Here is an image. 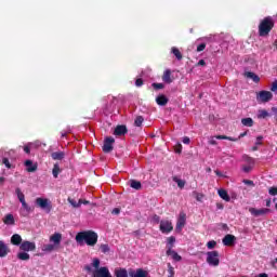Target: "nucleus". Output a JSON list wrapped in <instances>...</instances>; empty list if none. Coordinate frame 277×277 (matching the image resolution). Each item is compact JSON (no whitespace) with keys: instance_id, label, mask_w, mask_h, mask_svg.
<instances>
[{"instance_id":"nucleus-52","label":"nucleus","mask_w":277,"mask_h":277,"mask_svg":"<svg viewBox=\"0 0 277 277\" xmlns=\"http://www.w3.org/2000/svg\"><path fill=\"white\" fill-rule=\"evenodd\" d=\"M172 259H173V261H181V260H182L181 255H179V254L176 253V251L173 252Z\"/></svg>"},{"instance_id":"nucleus-4","label":"nucleus","mask_w":277,"mask_h":277,"mask_svg":"<svg viewBox=\"0 0 277 277\" xmlns=\"http://www.w3.org/2000/svg\"><path fill=\"white\" fill-rule=\"evenodd\" d=\"M207 263L212 267H217L220 265V252L219 251H208L207 252Z\"/></svg>"},{"instance_id":"nucleus-62","label":"nucleus","mask_w":277,"mask_h":277,"mask_svg":"<svg viewBox=\"0 0 277 277\" xmlns=\"http://www.w3.org/2000/svg\"><path fill=\"white\" fill-rule=\"evenodd\" d=\"M159 220H161V219L159 217V215L155 214V215H154V221L157 222V223H159Z\"/></svg>"},{"instance_id":"nucleus-57","label":"nucleus","mask_w":277,"mask_h":277,"mask_svg":"<svg viewBox=\"0 0 277 277\" xmlns=\"http://www.w3.org/2000/svg\"><path fill=\"white\" fill-rule=\"evenodd\" d=\"M197 66H207V62H205V60H200V61L197 63Z\"/></svg>"},{"instance_id":"nucleus-56","label":"nucleus","mask_w":277,"mask_h":277,"mask_svg":"<svg viewBox=\"0 0 277 277\" xmlns=\"http://www.w3.org/2000/svg\"><path fill=\"white\" fill-rule=\"evenodd\" d=\"M24 153H26V155H29L31 153V148L29 146H24Z\"/></svg>"},{"instance_id":"nucleus-33","label":"nucleus","mask_w":277,"mask_h":277,"mask_svg":"<svg viewBox=\"0 0 277 277\" xmlns=\"http://www.w3.org/2000/svg\"><path fill=\"white\" fill-rule=\"evenodd\" d=\"M172 53L176 57V60H183V54L181 53V50H179V48H172Z\"/></svg>"},{"instance_id":"nucleus-44","label":"nucleus","mask_w":277,"mask_h":277,"mask_svg":"<svg viewBox=\"0 0 277 277\" xmlns=\"http://www.w3.org/2000/svg\"><path fill=\"white\" fill-rule=\"evenodd\" d=\"M267 116H269V113L265 109L260 110L258 115L259 118H267Z\"/></svg>"},{"instance_id":"nucleus-28","label":"nucleus","mask_w":277,"mask_h":277,"mask_svg":"<svg viewBox=\"0 0 277 277\" xmlns=\"http://www.w3.org/2000/svg\"><path fill=\"white\" fill-rule=\"evenodd\" d=\"M17 259L19 261H29L30 255H29V253H27V251H23V252L17 253Z\"/></svg>"},{"instance_id":"nucleus-22","label":"nucleus","mask_w":277,"mask_h":277,"mask_svg":"<svg viewBox=\"0 0 277 277\" xmlns=\"http://www.w3.org/2000/svg\"><path fill=\"white\" fill-rule=\"evenodd\" d=\"M4 224H6V226H14V224H16V221L14 220V215L12 214H6L3 219Z\"/></svg>"},{"instance_id":"nucleus-53","label":"nucleus","mask_w":277,"mask_h":277,"mask_svg":"<svg viewBox=\"0 0 277 277\" xmlns=\"http://www.w3.org/2000/svg\"><path fill=\"white\" fill-rule=\"evenodd\" d=\"M242 170H243V172H246L248 174L249 172H252V167L251 166H245L242 168Z\"/></svg>"},{"instance_id":"nucleus-14","label":"nucleus","mask_w":277,"mask_h":277,"mask_svg":"<svg viewBox=\"0 0 277 277\" xmlns=\"http://www.w3.org/2000/svg\"><path fill=\"white\" fill-rule=\"evenodd\" d=\"M237 240V237H235L234 235L227 234L224 238H223V245L230 247V246H235V241Z\"/></svg>"},{"instance_id":"nucleus-17","label":"nucleus","mask_w":277,"mask_h":277,"mask_svg":"<svg viewBox=\"0 0 277 277\" xmlns=\"http://www.w3.org/2000/svg\"><path fill=\"white\" fill-rule=\"evenodd\" d=\"M169 98L168 96H166L164 94H160L156 97V103L157 105H159L160 107H166V105H168L169 103Z\"/></svg>"},{"instance_id":"nucleus-46","label":"nucleus","mask_w":277,"mask_h":277,"mask_svg":"<svg viewBox=\"0 0 277 277\" xmlns=\"http://www.w3.org/2000/svg\"><path fill=\"white\" fill-rule=\"evenodd\" d=\"M168 277H174V268L172 267V264L168 263Z\"/></svg>"},{"instance_id":"nucleus-55","label":"nucleus","mask_w":277,"mask_h":277,"mask_svg":"<svg viewBox=\"0 0 277 277\" xmlns=\"http://www.w3.org/2000/svg\"><path fill=\"white\" fill-rule=\"evenodd\" d=\"M113 215H119L120 214V208H115L111 211Z\"/></svg>"},{"instance_id":"nucleus-58","label":"nucleus","mask_w":277,"mask_h":277,"mask_svg":"<svg viewBox=\"0 0 277 277\" xmlns=\"http://www.w3.org/2000/svg\"><path fill=\"white\" fill-rule=\"evenodd\" d=\"M190 140H189V136H185L183 138V144H189Z\"/></svg>"},{"instance_id":"nucleus-1","label":"nucleus","mask_w":277,"mask_h":277,"mask_svg":"<svg viewBox=\"0 0 277 277\" xmlns=\"http://www.w3.org/2000/svg\"><path fill=\"white\" fill-rule=\"evenodd\" d=\"M76 241L80 246H83V243H87V246L94 248V246L98 243V234H96V232L94 230L79 232L76 235Z\"/></svg>"},{"instance_id":"nucleus-21","label":"nucleus","mask_w":277,"mask_h":277,"mask_svg":"<svg viewBox=\"0 0 277 277\" xmlns=\"http://www.w3.org/2000/svg\"><path fill=\"white\" fill-rule=\"evenodd\" d=\"M51 157L54 161H62L66 157L64 151H54L51 154Z\"/></svg>"},{"instance_id":"nucleus-37","label":"nucleus","mask_w":277,"mask_h":277,"mask_svg":"<svg viewBox=\"0 0 277 277\" xmlns=\"http://www.w3.org/2000/svg\"><path fill=\"white\" fill-rule=\"evenodd\" d=\"M143 123H144V117L137 116L134 120V127H142Z\"/></svg>"},{"instance_id":"nucleus-63","label":"nucleus","mask_w":277,"mask_h":277,"mask_svg":"<svg viewBox=\"0 0 277 277\" xmlns=\"http://www.w3.org/2000/svg\"><path fill=\"white\" fill-rule=\"evenodd\" d=\"M214 173L216 174V176H224V175L222 174V172H220V171H217V170H215Z\"/></svg>"},{"instance_id":"nucleus-3","label":"nucleus","mask_w":277,"mask_h":277,"mask_svg":"<svg viewBox=\"0 0 277 277\" xmlns=\"http://www.w3.org/2000/svg\"><path fill=\"white\" fill-rule=\"evenodd\" d=\"M35 205H37V207H39V209H42V211H44L45 213H51V211H53V205L51 203L50 199L38 197L35 200Z\"/></svg>"},{"instance_id":"nucleus-39","label":"nucleus","mask_w":277,"mask_h":277,"mask_svg":"<svg viewBox=\"0 0 277 277\" xmlns=\"http://www.w3.org/2000/svg\"><path fill=\"white\" fill-rule=\"evenodd\" d=\"M216 140H228L229 142H237L238 138H234L230 136H226V135H216L215 136Z\"/></svg>"},{"instance_id":"nucleus-6","label":"nucleus","mask_w":277,"mask_h":277,"mask_svg":"<svg viewBox=\"0 0 277 277\" xmlns=\"http://www.w3.org/2000/svg\"><path fill=\"white\" fill-rule=\"evenodd\" d=\"M116 142L115 137L111 136H107L104 140V145L102 147L103 153H111V150H114V144Z\"/></svg>"},{"instance_id":"nucleus-2","label":"nucleus","mask_w":277,"mask_h":277,"mask_svg":"<svg viewBox=\"0 0 277 277\" xmlns=\"http://www.w3.org/2000/svg\"><path fill=\"white\" fill-rule=\"evenodd\" d=\"M275 26L276 21H274V17L272 16H266L261 19L258 26L260 38H267V36H269L272 29H274Z\"/></svg>"},{"instance_id":"nucleus-30","label":"nucleus","mask_w":277,"mask_h":277,"mask_svg":"<svg viewBox=\"0 0 277 277\" xmlns=\"http://www.w3.org/2000/svg\"><path fill=\"white\" fill-rule=\"evenodd\" d=\"M241 124H243V127H254V120H252V118H242Z\"/></svg>"},{"instance_id":"nucleus-51","label":"nucleus","mask_w":277,"mask_h":277,"mask_svg":"<svg viewBox=\"0 0 277 277\" xmlns=\"http://www.w3.org/2000/svg\"><path fill=\"white\" fill-rule=\"evenodd\" d=\"M271 92H277V80L271 84Z\"/></svg>"},{"instance_id":"nucleus-9","label":"nucleus","mask_w":277,"mask_h":277,"mask_svg":"<svg viewBox=\"0 0 277 277\" xmlns=\"http://www.w3.org/2000/svg\"><path fill=\"white\" fill-rule=\"evenodd\" d=\"M269 208H262V209H256V208H249V212L251 215L254 217H261V215H267V213H271Z\"/></svg>"},{"instance_id":"nucleus-61","label":"nucleus","mask_w":277,"mask_h":277,"mask_svg":"<svg viewBox=\"0 0 277 277\" xmlns=\"http://www.w3.org/2000/svg\"><path fill=\"white\" fill-rule=\"evenodd\" d=\"M84 269H85V272H92V266L87 265V266H84Z\"/></svg>"},{"instance_id":"nucleus-48","label":"nucleus","mask_w":277,"mask_h":277,"mask_svg":"<svg viewBox=\"0 0 277 277\" xmlns=\"http://www.w3.org/2000/svg\"><path fill=\"white\" fill-rule=\"evenodd\" d=\"M205 49H207V43H200L197 47V53H201V51H205Z\"/></svg>"},{"instance_id":"nucleus-25","label":"nucleus","mask_w":277,"mask_h":277,"mask_svg":"<svg viewBox=\"0 0 277 277\" xmlns=\"http://www.w3.org/2000/svg\"><path fill=\"white\" fill-rule=\"evenodd\" d=\"M245 77H247V79H252V81H254V83H259V81H261V78L252 71L245 72Z\"/></svg>"},{"instance_id":"nucleus-31","label":"nucleus","mask_w":277,"mask_h":277,"mask_svg":"<svg viewBox=\"0 0 277 277\" xmlns=\"http://www.w3.org/2000/svg\"><path fill=\"white\" fill-rule=\"evenodd\" d=\"M61 172H62V169H60V164L55 163L52 169V174H53L54 179H57V176H60Z\"/></svg>"},{"instance_id":"nucleus-60","label":"nucleus","mask_w":277,"mask_h":277,"mask_svg":"<svg viewBox=\"0 0 277 277\" xmlns=\"http://www.w3.org/2000/svg\"><path fill=\"white\" fill-rule=\"evenodd\" d=\"M258 277H269V275H267V273H261L258 275Z\"/></svg>"},{"instance_id":"nucleus-12","label":"nucleus","mask_w":277,"mask_h":277,"mask_svg":"<svg viewBox=\"0 0 277 277\" xmlns=\"http://www.w3.org/2000/svg\"><path fill=\"white\" fill-rule=\"evenodd\" d=\"M93 277H111V273L107 266H103L94 272Z\"/></svg>"},{"instance_id":"nucleus-24","label":"nucleus","mask_w":277,"mask_h":277,"mask_svg":"<svg viewBox=\"0 0 277 277\" xmlns=\"http://www.w3.org/2000/svg\"><path fill=\"white\" fill-rule=\"evenodd\" d=\"M217 194L222 200H225V202H230V196H228V192H226V189H219Z\"/></svg>"},{"instance_id":"nucleus-13","label":"nucleus","mask_w":277,"mask_h":277,"mask_svg":"<svg viewBox=\"0 0 277 277\" xmlns=\"http://www.w3.org/2000/svg\"><path fill=\"white\" fill-rule=\"evenodd\" d=\"M127 133H129V130L124 124L117 126L114 131V135H117L118 137L127 135Z\"/></svg>"},{"instance_id":"nucleus-40","label":"nucleus","mask_w":277,"mask_h":277,"mask_svg":"<svg viewBox=\"0 0 277 277\" xmlns=\"http://www.w3.org/2000/svg\"><path fill=\"white\" fill-rule=\"evenodd\" d=\"M151 87L154 88V90H163V88H166V84L154 82L151 83Z\"/></svg>"},{"instance_id":"nucleus-59","label":"nucleus","mask_w":277,"mask_h":277,"mask_svg":"<svg viewBox=\"0 0 277 277\" xmlns=\"http://www.w3.org/2000/svg\"><path fill=\"white\" fill-rule=\"evenodd\" d=\"M209 144H211L212 146H217V141L212 138L209 141Z\"/></svg>"},{"instance_id":"nucleus-49","label":"nucleus","mask_w":277,"mask_h":277,"mask_svg":"<svg viewBox=\"0 0 277 277\" xmlns=\"http://www.w3.org/2000/svg\"><path fill=\"white\" fill-rule=\"evenodd\" d=\"M136 88H142L144 85V80L142 78H137L135 80Z\"/></svg>"},{"instance_id":"nucleus-41","label":"nucleus","mask_w":277,"mask_h":277,"mask_svg":"<svg viewBox=\"0 0 277 277\" xmlns=\"http://www.w3.org/2000/svg\"><path fill=\"white\" fill-rule=\"evenodd\" d=\"M22 207L23 209H25V211H27V213H31V211H34V209H31V207H29V205H27V201H22Z\"/></svg>"},{"instance_id":"nucleus-23","label":"nucleus","mask_w":277,"mask_h":277,"mask_svg":"<svg viewBox=\"0 0 277 277\" xmlns=\"http://www.w3.org/2000/svg\"><path fill=\"white\" fill-rule=\"evenodd\" d=\"M115 276L116 277H129V271H127V268H116Z\"/></svg>"},{"instance_id":"nucleus-16","label":"nucleus","mask_w":277,"mask_h":277,"mask_svg":"<svg viewBox=\"0 0 277 277\" xmlns=\"http://www.w3.org/2000/svg\"><path fill=\"white\" fill-rule=\"evenodd\" d=\"M162 81H163L164 83H169V84L172 83V81H174V77H172V70L166 69V70L163 71Z\"/></svg>"},{"instance_id":"nucleus-54","label":"nucleus","mask_w":277,"mask_h":277,"mask_svg":"<svg viewBox=\"0 0 277 277\" xmlns=\"http://www.w3.org/2000/svg\"><path fill=\"white\" fill-rule=\"evenodd\" d=\"M173 252H176V251L172 250V246H169V249L167 250V255L172 256L174 254Z\"/></svg>"},{"instance_id":"nucleus-64","label":"nucleus","mask_w":277,"mask_h":277,"mask_svg":"<svg viewBox=\"0 0 277 277\" xmlns=\"http://www.w3.org/2000/svg\"><path fill=\"white\" fill-rule=\"evenodd\" d=\"M272 111L274 113L275 116H277V107H273Z\"/></svg>"},{"instance_id":"nucleus-10","label":"nucleus","mask_w":277,"mask_h":277,"mask_svg":"<svg viewBox=\"0 0 277 277\" xmlns=\"http://www.w3.org/2000/svg\"><path fill=\"white\" fill-rule=\"evenodd\" d=\"M160 230L164 235H168V233H172V230H174V226H172V222H170V221H161L160 222Z\"/></svg>"},{"instance_id":"nucleus-36","label":"nucleus","mask_w":277,"mask_h":277,"mask_svg":"<svg viewBox=\"0 0 277 277\" xmlns=\"http://www.w3.org/2000/svg\"><path fill=\"white\" fill-rule=\"evenodd\" d=\"M100 250L103 254H107L111 249L109 248V245L103 243L100 246Z\"/></svg>"},{"instance_id":"nucleus-11","label":"nucleus","mask_w":277,"mask_h":277,"mask_svg":"<svg viewBox=\"0 0 277 277\" xmlns=\"http://www.w3.org/2000/svg\"><path fill=\"white\" fill-rule=\"evenodd\" d=\"M128 274L130 277H147L148 273L144 271V268H137L136 271L133 268L128 269Z\"/></svg>"},{"instance_id":"nucleus-27","label":"nucleus","mask_w":277,"mask_h":277,"mask_svg":"<svg viewBox=\"0 0 277 277\" xmlns=\"http://www.w3.org/2000/svg\"><path fill=\"white\" fill-rule=\"evenodd\" d=\"M172 181L177 184V187H180V189H183V187H185V180H181L179 179V176L174 175L172 176Z\"/></svg>"},{"instance_id":"nucleus-43","label":"nucleus","mask_w":277,"mask_h":277,"mask_svg":"<svg viewBox=\"0 0 277 277\" xmlns=\"http://www.w3.org/2000/svg\"><path fill=\"white\" fill-rule=\"evenodd\" d=\"M215 246H217V242L215 240H210L207 242L208 250H213V248H215Z\"/></svg>"},{"instance_id":"nucleus-32","label":"nucleus","mask_w":277,"mask_h":277,"mask_svg":"<svg viewBox=\"0 0 277 277\" xmlns=\"http://www.w3.org/2000/svg\"><path fill=\"white\" fill-rule=\"evenodd\" d=\"M263 136H258L256 137V142H255V146H253L252 148H251V150H253V151H256V150H259V146H262L263 145Z\"/></svg>"},{"instance_id":"nucleus-7","label":"nucleus","mask_w":277,"mask_h":277,"mask_svg":"<svg viewBox=\"0 0 277 277\" xmlns=\"http://www.w3.org/2000/svg\"><path fill=\"white\" fill-rule=\"evenodd\" d=\"M187 222V214L185 212H181L176 222L175 230L177 233H181L183 228L185 227V224Z\"/></svg>"},{"instance_id":"nucleus-35","label":"nucleus","mask_w":277,"mask_h":277,"mask_svg":"<svg viewBox=\"0 0 277 277\" xmlns=\"http://www.w3.org/2000/svg\"><path fill=\"white\" fill-rule=\"evenodd\" d=\"M15 194L19 200V202H24L25 201V194H23V192L21 190V188H16L15 189Z\"/></svg>"},{"instance_id":"nucleus-5","label":"nucleus","mask_w":277,"mask_h":277,"mask_svg":"<svg viewBox=\"0 0 277 277\" xmlns=\"http://www.w3.org/2000/svg\"><path fill=\"white\" fill-rule=\"evenodd\" d=\"M274 98V94H272L271 91H260L256 94V101L258 103H269Z\"/></svg>"},{"instance_id":"nucleus-29","label":"nucleus","mask_w":277,"mask_h":277,"mask_svg":"<svg viewBox=\"0 0 277 277\" xmlns=\"http://www.w3.org/2000/svg\"><path fill=\"white\" fill-rule=\"evenodd\" d=\"M68 202L69 205H71V207H74V209H79V207H81V203L83 202V199H79V201L77 202V200L68 198Z\"/></svg>"},{"instance_id":"nucleus-8","label":"nucleus","mask_w":277,"mask_h":277,"mask_svg":"<svg viewBox=\"0 0 277 277\" xmlns=\"http://www.w3.org/2000/svg\"><path fill=\"white\" fill-rule=\"evenodd\" d=\"M19 250L22 252H35L36 250V242H31L29 240H24L19 246Z\"/></svg>"},{"instance_id":"nucleus-26","label":"nucleus","mask_w":277,"mask_h":277,"mask_svg":"<svg viewBox=\"0 0 277 277\" xmlns=\"http://www.w3.org/2000/svg\"><path fill=\"white\" fill-rule=\"evenodd\" d=\"M130 187H132V189H136L138 192V189H142V182L136 181V180H130Z\"/></svg>"},{"instance_id":"nucleus-47","label":"nucleus","mask_w":277,"mask_h":277,"mask_svg":"<svg viewBox=\"0 0 277 277\" xmlns=\"http://www.w3.org/2000/svg\"><path fill=\"white\" fill-rule=\"evenodd\" d=\"M2 163L8 168V170L12 169V164L10 163V159L3 158Z\"/></svg>"},{"instance_id":"nucleus-20","label":"nucleus","mask_w":277,"mask_h":277,"mask_svg":"<svg viewBox=\"0 0 277 277\" xmlns=\"http://www.w3.org/2000/svg\"><path fill=\"white\" fill-rule=\"evenodd\" d=\"M11 243H12V246H22L23 237L19 234H14L11 237Z\"/></svg>"},{"instance_id":"nucleus-15","label":"nucleus","mask_w":277,"mask_h":277,"mask_svg":"<svg viewBox=\"0 0 277 277\" xmlns=\"http://www.w3.org/2000/svg\"><path fill=\"white\" fill-rule=\"evenodd\" d=\"M9 252L10 247H8L4 241L0 240V259H5Z\"/></svg>"},{"instance_id":"nucleus-42","label":"nucleus","mask_w":277,"mask_h":277,"mask_svg":"<svg viewBox=\"0 0 277 277\" xmlns=\"http://www.w3.org/2000/svg\"><path fill=\"white\" fill-rule=\"evenodd\" d=\"M92 267H94L95 269H98V267H101V260H98V258L93 259Z\"/></svg>"},{"instance_id":"nucleus-34","label":"nucleus","mask_w":277,"mask_h":277,"mask_svg":"<svg viewBox=\"0 0 277 277\" xmlns=\"http://www.w3.org/2000/svg\"><path fill=\"white\" fill-rule=\"evenodd\" d=\"M42 252H53L55 250L54 245H43L41 248Z\"/></svg>"},{"instance_id":"nucleus-38","label":"nucleus","mask_w":277,"mask_h":277,"mask_svg":"<svg viewBox=\"0 0 277 277\" xmlns=\"http://www.w3.org/2000/svg\"><path fill=\"white\" fill-rule=\"evenodd\" d=\"M193 195L195 196L197 202H202V199L205 198V194L194 192Z\"/></svg>"},{"instance_id":"nucleus-45","label":"nucleus","mask_w":277,"mask_h":277,"mask_svg":"<svg viewBox=\"0 0 277 277\" xmlns=\"http://www.w3.org/2000/svg\"><path fill=\"white\" fill-rule=\"evenodd\" d=\"M176 242V237H174V236H171V237H169L168 239H167V243H168V246H174V243Z\"/></svg>"},{"instance_id":"nucleus-18","label":"nucleus","mask_w":277,"mask_h":277,"mask_svg":"<svg viewBox=\"0 0 277 277\" xmlns=\"http://www.w3.org/2000/svg\"><path fill=\"white\" fill-rule=\"evenodd\" d=\"M24 166H26V172H36L38 170V164H34L32 160H26Z\"/></svg>"},{"instance_id":"nucleus-19","label":"nucleus","mask_w":277,"mask_h":277,"mask_svg":"<svg viewBox=\"0 0 277 277\" xmlns=\"http://www.w3.org/2000/svg\"><path fill=\"white\" fill-rule=\"evenodd\" d=\"M50 241L54 243V246H60L62 243V234L61 233H54L50 237Z\"/></svg>"},{"instance_id":"nucleus-50","label":"nucleus","mask_w":277,"mask_h":277,"mask_svg":"<svg viewBox=\"0 0 277 277\" xmlns=\"http://www.w3.org/2000/svg\"><path fill=\"white\" fill-rule=\"evenodd\" d=\"M268 194H269L271 196H277V187H271V188L268 189Z\"/></svg>"}]
</instances>
